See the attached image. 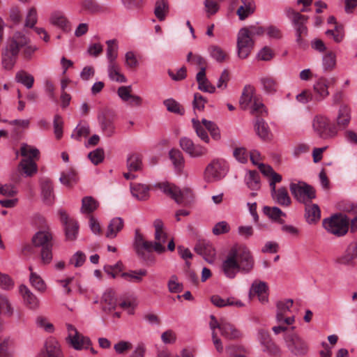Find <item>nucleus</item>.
I'll return each mask as SVG.
<instances>
[{
  "label": "nucleus",
  "instance_id": "obj_52",
  "mask_svg": "<svg viewBox=\"0 0 357 357\" xmlns=\"http://www.w3.org/2000/svg\"><path fill=\"white\" fill-rule=\"evenodd\" d=\"M168 10L167 2L165 0H158L155 3V15L160 21L165 20Z\"/></svg>",
  "mask_w": 357,
  "mask_h": 357
},
{
  "label": "nucleus",
  "instance_id": "obj_20",
  "mask_svg": "<svg viewBox=\"0 0 357 357\" xmlns=\"http://www.w3.org/2000/svg\"><path fill=\"white\" fill-rule=\"evenodd\" d=\"M357 259V241L351 242L344 253L337 259V262L346 266L355 265L354 260Z\"/></svg>",
  "mask_w": 357,
  "mask_h": 357
},
{
  "label": "nucleus",
  "instance_id": "obj_45",
  "mask_svg": "<svg viewBox=\"0 0 357 357\" xmlns=\"http://www.w3.org/2000/svg\"><path fill=\"white\" fill-rule=\"evenodd\" d=\"M90 133V128L86 122H80L73 131L71 137L76 140H81L82 137H86Z\"/></svg>",
  "mask_w": 357,
  "mask_h": 357
},
{
  "label": "nucleus",
  "instance_id": "obj_25",
  "mask_svg": "<svg viewBox=\"0 0 357 357\" xmlns=\"http://www.w3.org/2000/svg\"><path fill=\"white\" fill-rule=\"evenodd\" d=\"M20 291L22 296L24 304L30 309H36L39 306L37 297L25 285L20 287Z\"/></svg>",
  "mask_w": 357,
  "mask_h": 357
},
{
  "label": "nucleus",
  "instance_id": "obj_5",
  "mask_svg": "<svg viewBox=\"0 0 357 357\" xmlns=\"http://www.w3.org/2000/svg\"><path fill=\"white\" fill-rule=\"evenodd\" d=\"M294 326L291 328L284 336V340L287 349L294 355L301 356L307 354L308 347L305 341L298 333L294 331Z\"/></svg>",
  "mask_w": 357,
  "mask_h": 357
},
{
  "label": "nucleus",
  "instance_id": "obj_27",
  "mask_svg": "<svg viewBox=\"0 0 357 357\" xmlns=\"http://www.w3.org/2000/svg\"><path fill=\"white\" fill-rule=\"evenodd\" d=\"M255 89L251 86H245L242 92L241 97L239 100V104L241 107L246 110L249 108L250 105H252L254 102V99L257 98L254 96Z\"/></svg>",
  "mask_w": 357,
  "mask_h": 357
},
{
  "label": "nucleus",
  "instance_id": "obj_46",
  "mask_svg": "<svg viewBox=\"0 0 357 357\" xmlns=\"http://www.w3.org/2000/svg\"><path fill=\"white\" fill-rule=\"evenodd\" d=\"M142 157L137 153H131L127 158V167L130 172H136L142 169Z\"/></svg>",
  "mask_w": 357,
  "mask_h": 357
},
{
  "label": "nucleus",
  "instance_id": "obj_44",
  "mask_svg": "<svg viewBox=\"0 0 357 357\" xmlns=\"http://www.w3.org/2000/svg\"><path fill=\"white\" fill-rule=\"evenodd\" d=\"M322 66L325 72H331L335 68L336 54L334 52L328 51L323 56Z\"/></svg>",
  "mask_w": 357,
  "mask_h": 357
},
{
  "label": "nucleus",
  "instance_id": "obj_21",
  "mask_svg": "<svg viewBox=\"0 0 357 357\" xmlns=\"http://www.w3.org/2000/svg\"><path fill=\"white\" fill-rule=\"evenodd\" d=\"M195 252L203 256L208 263H213L215 257V250L213 245L208 241H199L195 247Z\"/></svg>",
  "mask_w": 357,
  "mask_h": 357
},
{
  "label": "nucleus",
  "instance_id": "obj_47",
  "mask_svg": "<svg viewBox=\"0 0 357 357\" xmlns=\"http://www.w3.org/2000/svg\"><path fill=\"white\" fill-rule=\"evenodd\" d=\"M169 155L176 171L181 172L184 164L182 153L178 149H173L169 151Z\"/></svg>",
  "mask_w": 357,
  "mask_h": 357
},
{
  "label": "nucleus",
  "instance_id": "obj_18",
  "mask_svg": "<svg viewBox=\"0 0 357 357\" xmlns=\"http://www.w3.org/2000/svg\"><path fill=\"white\" fill-rule=\"evenodd\" d=\"M155 228L154 251L158 253H162L165 250L164 243L167 241V234L164 231V225L161 220L156 219L153 222Z\"/></svg>",
  "mask_w": 357,
  "mask_h": 357
},
{
  "label": "nucleus",
  "instance_id": "obj_62",
  "mask_svg": "<svg viewBox=\"0 0 357 357\" xmlns=\"http://www.w3.org/2000/svg\"><path fill=\"white\" fill-rule=\"evenodd\" d=\"M88 156L93 164L98 165L104 160V151L101 148L96 149V150L90 152Z\"/></svg>",
  "mask_w": 357,
  "mask_h": 357
},
{
  "label": "nucleus",
  "instance_id": "obj_30",
  "mask_svg": "<svg viewBox=\"0 0 357 357\" xmlns=\"http://www.w3.org/2000/svg\"><path fill=\"white\" fill-rule=\"evenodd\" d=\"M130 191L133 197L137 199L146 200L149 197V188L141 183H131Z\"/></svg>",
  "mask_w": 357,
  "mask_h": 357
},
{
  "label": "nucleus",
  "instance_id": "obj_55",
  "mask_svg": "<svg viewBox=\"0 0 357 357\" xmlns=\"http://www.w3.org/2000/svg\"><path fill=\"white\" fill-rule=\"evenodd\" d=\"M187 61L191 64L199 67V71H202L204 68V72H206V61L202 56L199 54H193L192 52H189L187 56Z\"/></svg>",
  "mask_w": 357,
  "mask_h": 357
},
{
  "label": "nucleus",
  "instance_id": "obj_36",
  "mask_svg": "<svg viewBox=\"0 0 357 357\" xmlns=\"http://www.w3.org/2000/svg\"><path fill=\"white\" fill-rule=\"evenodd\" d=\"M52 234L48 231H40L37 232L33 237V243L37 247L50 246V241L52 240Z\"/></svg>",
  "mask_w": 357,
  "mask_h": 357
},
{
  "label": "nucleus",
  "instance_id": "obj_26",
  "mask_svg": "<svg viewBox=\"0 0 357 357\" xmlns=\"http://www.w3.org/2000/svg\"><path fill=\"white\" fill-rule=\"evenodd\" d=\"M196 80L198 83V89L200 91L210 93L215 92V87L207 79L204 68L197 74Z\"/></svg>",
  "mask_w": 357,
  "mask_h": 357
},
{
  "label": "nucleus",
  "instance_id": "obj_54",
  "mask_svg": "<svg viewBox=\"0 0 357 357\" xmlns=\"http://www.w3.org/2000/svg\"><path fill=\"white\" fill-rule=\"evenodd\" d=\"M262 351L271 356L280 357L281 349L272 340L262 347Z\"/></svg>",
  "mask_w": 357,
  "mask_h": 357
},
{
  "label": "nucleus",
  "instance_id": "obj_13",
  "mask_svg": "<svg viewBox=\"0 0 357 357\" xmlns=\"http://www.w3.org/2000/svg\"><path fill=\"white\" fill-rule=\"evenodd\" d=\"M114 119V112L109 109H103L98 116L101 130L107 137H111L115 132Z\"/></svg>",
  "mask_w": 357,
  "mask_h": 357
},
{
  "label": "nucleus",
  "instance_id": "obj_40",
  "mask_svg": "<svg viewBox=\"0 0 357 357\" xmlns=\"http://www.w3.org/2000/svg\"><path fill=\"white\" fill-rule=\"evenodd\" d=\"M123 227V220L121 218H113L108 225L106 236L110 238L116 237Z\"/></svg>",
  "mask_w": 357,
  "mask_h": 357
},
{
  "label": "nucleus",
  "instance_id": "obj_23",
  "mask_svg": "<svg viewBox=\"0 0 357 357\" xmlns=\"http://www.w3.org/2000/svg\"><path fill=\"white\" fill-rule=\"evenodd\" d=\"M50 23L61 29L65 32H68L71 29V24L67 17L61 13L55 12L51 15L50 18Z\"/></svg>",
  "mask_w": 357,
  "mask_h": 357
},
{
  "label": "nucleus",
  "instance_id": "obj_61",
  "mask_svg": "<svg viewBox=\"0 0 357 357\" xmlns=\"http://www.w3.org/2000/svg\"><path fill=\"white\" fill-rule=\"evenodd\" d=\"M263 211L264 213L270 218L275 220H278L281 216L285 215V214L278 207L264 206Z\"/></svg>",
  "mask_w": 357,
  "mask_h": 357
},
{
  "label": "nucleus",
  "instance_id": "obj_34",
  "mask_svg": "<svg viewBox=\"0 0 357 357\" xmlns=\"http://www.w3.org/2000/svg\"><path fill=\"white\" fill-rule=\"evenodd\" d=\"M245 182L251 190H259L261 188L260 176L255 170H250L245 176Z\"/></svg>",
  "mask_w": 357,
  "mask_h": 357
},
{
  "label": "nucleus",
  "instance_id": "obj_43",
  "mask_svg": "<svg viewBox=\"0 0 357 357\" xmlns=\"http://www.w3.org/2000/svg\"><path fill=\"white\" fill-rule=\"evenodd\" d=\"M257 135L264 140L270 139L271 133L268 124L261 119H257L255 124Z\"/></svg>",
  "mask_w": 357,
  "mask_h": 357
},
{
  "label": "nucleus",
  "instance_id": "obj_63",
  "mask_svg": "<svg viewBox=\"0 0 357 357\" xmlns=\"http://www.w3.org/2000/svg\"><path fill=\"white\" fill-rule=\"evenodd\" d=\"M17 193V188L10 183L0 185V194L3 196L13 197Z\"/></svg>",
  "mask_w": 357,
  "mask_h": 357
},
{
  "label": "nucleus",
  "instance_id": "obj_49",
  "mask_svg": "<svg viewBox=\"0 0 357 357\" xmlns=\"http://www.w3.org/2000/svg\"><path fill=\"white\" fill-rule=\"evenodd\" d=\"M260 83L263 90L267 93H274L278 89V83L275 79L271 77H264L260 79Z\"/></svg>",
  "mask_w": 357,
  "mask_h": 357
},
{
  "label": "nucleus",
  "instance_id": "obj_16",
  "mask_svg": "<svg viewBox=\"0 0 357 357\" xmlns=\"http://www.w3.org/2000/svg\"><path fill=\"white\" fill-rule=\"evenodd\" d=\"M59 214L60 215L61 222L65 225V234L66 239L68 241L75 240L77 238L79 231V226L77 222L73 219H70L66 212L63 210H59Z\"/></svg>",
  "mask_w": 357,
  "mask_h": 357
},
{
  "label": "nucleus",
  "instance_id": "obj_64",
  "mask_svg": "<svg viewBox=\"0 0 357 357\" xmlns=\"http://www.w3.org/2000/svg\"><path fill=\"white\" fill-rule=\"evenodd\" d=\"M190 151L187 153L192 158H199L205 155L208 150L206 147L199 145L194 144L192 147L191 148Z\"/></svg>",
  "mask_w": 357,
  "mask_h": 357
},
{
  "label": "nucleus",
  "instance_id": "obj_29",
  "mask_svg": "<svg viewBox=\"0 0 357 357\" xmlns=\"http://www.w3.org/2000/svg\"><path fill=\"white\" fill-rule=\"evenodd\" d=\"M212 303L218 307L226 306H236L241 307L244 304L241 301H235L234 298H223L218 295H213L211 298Z\"/></svg>",
  "mask_w": 357,
  "mask_h": 357
},
{
  "label": "nucleus",
  "instance_id": "obj_11",
  "mask_svg": "<svg viewBox=\"0 0 357 357\" xmlns=\"http://www.w3.org/2000/svg\"><path fill=\"white\" fill-rule=\"evenodd\" d=\"M254 47V40L249 35L246 28L239 30L237 35L238 55L241 59H245Z\"/></svg>",
  "mask_w": 357,
  "mask_h": 357
},
{
  "label": "nucleus",
  "instance_id": "obj_57",
  "mask_svg": "<svg viewBox=\"0 0 357 357\" xmlns=\"http://www.w3.org/2000/svg\"><path fill=\"white\" fill-rule=\"evenodd\" d=\"M250 113L253 115L259 116L266 114V109L264 103L259 98H255L254 102L250 106Z\"/></svg>",
  "mask_w": 357,
  "mask_h": 357
},
{
  "label": "nucleus",
  "instance_id": "obj_9",
  "mask_svg": "<svg viewBox=\"0 0 357 357\" xmlns=\"http://www.w3.org/2000/svg\"><path fill=\"white\" fill-rule=\"evenodd\" d=\"M290 191L293 196L305 204L310 203L315 198V191L312 187L305 183H291Z\"/></svg>",
  "mask_w": 357,
  "mask_h": 357
},
{
  "label": "nucleus",
  "instance_id": "obj_50",
  "mask_svg": "<svg viewBox=\"0 0 357 357\" xmlns=\"http://www.w3.org/2000/svg\"><path fill=\"white\" fill-rule=\"evenodd\" d=\"M15 79L17 82L24 84L27 89H31L34 82L33 77L24 71L17 72L15 75Z\"/></svg>",
  "mask_w": 357,
  "mask_h": 357
},
{
  "label": "nucleus",
  "instance_id": "obj_17",
  "mask_svg": "<svg viewBox=\"0 0 357 357\" xmlns=\"http://www.w3.org/2000/svg\"><path fill=\"white\" fill-rule=\"evenodd\" d=\"M38 357H63L61 346L57 340L53 337H48Z\"/></svg>",
  "mask_w": 357,
  "mask_h": 357
},
{
  "label": "nucleus",
  "instance_id": "obj_48",
  "mask_svg": "<svg viewBox=\"0 0 357 357\" xmlns=\"http://www.w3.org/2000/svg\"><path fill=\"white\" fill-rule=\"evenodd\" d=\"M107 45V59L108 63H116V59L118 56V45L116 40H109L106 42Z\"/></svg>",
  "mask_w": 357,
  "mask_h": 357
},
{
  "label": "nucleus",
  "instance_id": "obj_59",
  "mask_svg": "<svg viewBox=\"0 0 357 357\" xmlns=\"http://www.w3.org/2000/svg\"><path fill=\"white\" fill-rule=\"evenodd\" d=\"M204 11L208 17L215 15L219 10L218 3L213 0H204Z\"/></svg>",
  "mask_w": 357,
  "mask_h": 357
},
{
  "label": "nucleus",
  "instance_id": "obj_10",
  "mask_svg": "<svg viewBox=\"0 0 357 357\" xmlns=\"http://www.w3.org/2000/svg\"><path fill=\"white\" fill-rule=\"evenodd\" d=\"M210 329H219L220 334L225 338L232 340L241 336L240 331L231 324L225 321H221V323H219L213 314L210 316Z\"/></svg>",
  "mask_w": 357,
  "mask_h": 357
},
{
  "label": "nucleus",
  "instance_id": "obj_24",
  "mask_svg": "<svg viewBox=\"0 0 357 357\" xmlns=\"http://www.w3.org/2000/svg\"><path fill=\"white\" fill-rule=\"evenodd\" d=\"M305 208V218L307 223L316 224L321 218V211L317 204L307 203Z\"/></svg>",
  "mask_w": 357,
  "mask_h": 357
},
{
  "label": "nucleus",
  "instance_id": "obj_38",
  "mask_svg": "<svg viewBox=\"0 0 357 357\" xmlns=\"http://www.w3.org/2000/svg\"><path fill=\"white\" fill-rule=\"evenodd\" d=\"M101 304L105 311H110L115 309L116 306V298L114 292L112 290L105 292L102 297Z\"/></svg>",
  "mask_w": 357,
  "mask_h": 357
},
{
  "label": "nucleus",
  "instance_id": "obj_12",
  "mask_svg": "<svg viewBox=\"0 0 357 357\" xmlns=\"http://www.w3.org/2000/svg\"><path fill=\"white\" fill-rule=\"evenodd\" d=\"M68 337L67 342L76 350L87 349L91 345L89 337L83 336L71 324L67 325Z\"/></svg>",
  "mask_w": 357,
  "mask_h": 357
},
{
  "label": "nucleus",
  "instance_id": "obj_14",
  "mask_svg": "<svg viewBox=\"0 0 357 357\" xmlns=\"http://www.w3.org/2000/svg\"><path fill=\"white\" fill-rule=\"evenodd\" d=\"M235 251H231L228 252L226 257L223 259L221 270L224 275L230 279L234 278L236 274L241 271V269L238 265V260L235 259Z\"/></svg>",
  "mask_w": 357,
  "mask_h": 357
},
{
  "label": "nucleus",
  "instance_id": "obj_6",
  "mask_svg": "<svg viewBox=\"0 0 357 357\" xmlns=\"http://www.w3.org/2000/svg\"><path fill=\"white\" fill-rule=\"evenodd\" d=\"M312 128L314 132L322 139L333 138L337 134L335 126L330 124L329 119L323 115H316L312 120Z\"/></svg>",
  "mask_w": 357,
  "mask_h": 357
},
{
  "label": "nucleus",
  "instance_id": "obj_41",
  "mask_svg": "<svg viewBox=\"0 0 357 357\" xmlns=\"http://www.w3.org/2000/svg\"><path fill=\"white\" fill-rule=\"evenodd\" d=\"M82 10L89 14H98L103 12L104 8L94 0H82L81 1Z\"/></svg>",
  "mask_w": 357,
  "mask_h": 357
},
{
  "label": "nucleus",
  "instance_id": "obj_22",
  "mask_svg": "<svg viewBox=\"0 0 357 357\" xmlns=\"http://www.w3.org/2000/svg\"><path fill=\"white\" fill-rule=\"evenodd\" d=\"M329 81L325 77L319 78L313 86L314 99L316 101H321L324 100L329 95L328 91Z\"/></svg>",
  "mask_w": 357,
  "mask_h": 357
},
{
  "label": "nucleus",
  "instance_id": "obj_4",
  "mask_svg": "<svg viewBox=\"0 0 357 357\" xmlns=\"http://www.w3.org/2000/svg\"><path fill=\"white\" fill-rule=\"evenodd\" d=\"M322 224L329 233L337 236H342L348 231L349 218L342 214L335 215L330 218L324 219Z\"/></svg>",
  "mask_w": 357,
  "mask_h": 357
},
{
  "label": "nucleus",
  "instance_id": "obj_7",
  "mask_svg": "<svg viewBox=\"0 0 357 357\" xmlns=\"http://www.w3.org/2000/svg\"><path fill=\"white\" fill-rule=\"evenodd\" d=\"M231 251H235V259L238 260V265L241 271L244 273L250 272L255 265V259L250 250L245 245L234 246Z\"/></svg>",
  "mask_w": 357,
  "mask_h": 357
},
{
  "label": "nucleus",
  "instance_id": "obj_37",
  "mask_svg": "<svg viewBox=\"0 0 357 357\" xmlns=\"http://www.w3.org/2000/svg\"><path fill=\"white\" fill-rule=\"evenodd\" d=\"M99 206V203L92 197H84L82 200L80 211L84 214H91Z\"/></svg>",
  "mask_w": 357,
  "mask_h": 357
},
{
  "label": "nucleus",
  "instance_id": "obj_32",
  "mask_svg": "<svg viewBox=\"0 0 357 357\" xmlns=\"http://www.w3.org/2000/svg\"><path fill=\"white\" fill-rule=\"evenodd\" d=\"M351 120L350 109L345 105L340 107L336 118L337 126L340 128H345Z\"/></svg>",
  "mask_w": 357,
  "mask_h": 357
},
{
  "label": "nucleus",
  "instance_id": "obj_15",
  "mask_svg": "<svg viewBox=\"0 0 357 357\" xmlns=\"http://www.w3.org/2000/svg\"><path fill=\"white\" fill-rule=\"evenodd\" d=\"M154 187L172 198L177 204L184 202L183 192L176 185L168 182H160L155 184Z\"/></svg>",
  "mask_w": 357,
  "mask_h": 357
},
{
  "label": "nucleus",
  "instance_id": "obj_53",
  "mask_svg": "<svg viewBox=\"0 0 357 357\" xmlns=\"http://www.w3.org/2000/svg\"><path fill=\"white\" fill-rule=\"evenodd\" d=\"M60 182L67 186L70 185L73 183L76 182L77 176L75 170L69 169L61 173L59 178Z\"/></svg>",
  "mask_w": 357,
  "mask_h": 357
},
{
  "label": "nucleus",
  "instance_id": "obj_51",
  "mask_svg": "<svg viewBox=\"0 0 357 357\" xmlns=\"http://www.w3.org/2000/svg\"><path fill=\"white\" fill-rule=\"evenodd\" d=\"M15 34H19L26 40V44L21 46L20 49L23 48L22 54L24 57L26 59H30L38 48L36 46L29 44V39L24 34L20 32H16Z\"/></svg>",
  "mask_w": 357,
  "mask_h": 357
},
{
  "label": "nucleus",
  "instance_id": "obj_19",
  "mask_svg": "<svg viewBox=\"0 0 357 357\" xmlns=\"http://www.w3.org/2000/svg\"><path fill=\"white\" fill-rule=\"evenodd\" d=\"M268 287L267 284L263 281L255 280L251 285L249 291V298L252 299L257 296L261 303H266L268 301Z\"/></svg>",
  "mask_w": 357,
  "mask_h": 357
},
{
  "label": "nucleus",
  "instance_id": "obj_56",
  "mask_svg": "<svg viewBox=\"0 0 357 357\" xmlns=\"http://www.w3.org/2000/svg\"><path fill=\"white\" fill-rule=\"evenodd\" d=\"M326 34L332 37L336 43H340L344 36V29L341 25H335L334 29L327 30Z\"/></svg>",
  "mask_w": 357,
  "mask_h": 357
},
{
  "label": "nucleus",
  "instance_id": "obj_33",
  "mask_svg": "<svg viewBox=\"0 0 357 357\" xmlns=\"http://www.w3.org/2000/svg\"><path fill=\"white\" fill-rule=\"evenodd\" d=\"M293 305L292 299H286L284 301H280L277 302V312H276V320L278 323H281L284 317L286 314L290 311L291 307Z\"/></svg>",
  "mask_w": 357,
  "mask_h": 357
},
{
  "label": "nucleus",
  "instance_id": "obj_31",
  "mask_svg": "<svg viewBox=\"0 0 357 357\" xmlns=\"http://www.w3.org/2000/svg\"><path fill=\"white\" fill-rule=\"evenodd\" d=\"M271 196L273 199L281 206H287L291 204V198L289 196L287 190L284 188H280L275 191H271Z\"/></svg>",
  "mask_w": 357,
  "mask_h": 357
},
{
  "label": "nucleus",
  "instance_id": "obj_28",
  "mask_svg": "<svg viewBox=\"0 0 357 357\" xmlns=\"http://www.w3.org/2000/svg\"><path fill=\"white\" fill-rule=\"evenodd\" d=\"M41 194L43 201L47 204H52L53 203L54 199L53 185L52 182L47 178H44L41 181Z\"/></svg>",
  "mask_w": 357,
  "mask_h": 357
},
{
  "label": "nucleus",
  "instance_id": "obj_1",
  "mask_svg": "<svg viewBox=\"0 0 357 357\" xmlns=\"http://www.w3.org/2000/svg\"><path fill=\"white\" fill-rule=\"evenodd\" d=\"M285 13L294 28L297 45L300 48L306 49L308 46L307 41L305 39L308 34V29L306 26L308 17L291 8H287Z\"/></svg>",
  "mask_w": 357,
  "mask_h": 357
},
{
  "label": "nucleus",
  "instance_id": "obj_42",
  "mask_svg": "<svg viewBox=\"0 0 357 357\" xmlns=\"http://www.w3.org/2000/svg\"><path fill=\"white\" fill-rule=\"evenodd\" d=\"M147 271L139 269L123 273L121 277L128 282L139 283L142 281L143 277L146 275Z\"/></svg>",
  "mask_w": 357,
  "mask_h": 357
},
{
  "label": "nucleus",
  "instance_id": "obj_2",
  "mask_svg": "<svg viewBox=\"0 0 357 357\" xmlns=\"http://www.w3.org/2000/svg\"><path fill=\"white\" fill-rule=\"evenodd\" d=\"M25 44L26 40L19 34H14L7 40L1 56V63L5 70H10L14 67L20 47Z\"/></svg>",
  "mask_w": 357,
  "mask_h": 357
},
{
  "label": "nucleus",
  "instance_id": "obj_39",
  "mask_svg": "<svg viewBox=\"0 0 357 357\" xmlns=\"http://www.w3.org/2000/svg\"><path fill=\"white\" fill-rule=\"evenodd\" d=\"M29 270L31 271L29 280L32 287L38 291L44 293L47 289V285L45 281L39 275L33 271L32 266H29Z\"/></svg>",
  "mask_w": 357,
  "mask_h": 357
},
{
  "label": "nucleus",
  "instance_id": "obj_60",
  "mask_svg": "<svg viewBox=\"0 0 357 357\" xmlns=\"http://www.w3.org/2000/svg\"><path fill=\"white\" fill-rule=\"evenodd\" d=\"M167 287L171 293H179L183 290V285L178 282V278L175 275L170 277L167 282Z\"/></svg>",
  "mask_w": 357,
  "mask_h": 357
},
{
  "label": "nucleus",
  "instance_id": "obj_8",
  "mask_svg": "<svg viewBox=\"0 0 357 357\" xmlns=\"http://www.w3.org/2000/svg\"><path fill=\"white\" fill-rule=\"evenodd\" d=\"M228 172L227 163L222 160H213L206 167L204 173L207 182L218 181L223 178Z\"/></svg>",
  "mask_w": 357,
  "mask_h": 357
},
{
  "label": "nucleus",
  "instance_id": "obj_3",
  "mask_svg": "<svg viewBox=\"0 0 357 357\" xmlns=\"http://www.w3.org/2000/svg\"><path fill=\"white\" fill-rule=\"evenodd\" d=\"M20 154L24 158L19 163L17 170L26 177L33 176L38 171L35 160L38 158L39 151L36 148L23 144L20 148Z\"/></svg>",
  "mask_w": 357,
  "mask_h": 357
},
{
  "label": "nucleus",
  "instance_id": "obj_35",
  "mask_svg": "<svg viewBox=\"0 0 357 357\" xmlns=\"http://www.w3.org/2000/svg\"><path fill=\"white\" fill-rule=\"evenodd\" d=\"M107 72L111 80L121 83L126 82L127 79L121 73V67L116 62L108 63Z\"/></svg>",
  "mask_w": 357,
  "mask_h": 357
},
{
  "label": "nucleus",
  "instance_id": "obj_58",
  "mask_svg": "<svg viewBox=\"0 0 357 357\" xmlns=\"http://www.w3.org/2000/svg\"><path fill=\"white\" fill-rule=\"evenodd\" d=\"M193 128L195 130V132L197 136L204 142L209 143L210 138L204 130V128L201 126L200 122L198 120L192 119V120Z\"/></svg>",
  "mask_w": 357,
  "mask_h": 357
}]
</instances>
